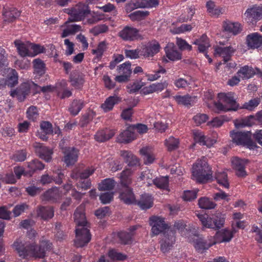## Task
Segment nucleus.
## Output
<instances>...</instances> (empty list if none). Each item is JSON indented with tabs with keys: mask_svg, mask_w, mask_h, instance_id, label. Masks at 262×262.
Wrapping results in <instances>:
<instances>
[{
	"mask_svg": "<svg viewBox=\"0 0 262 262\" xmlns=\"http://www.w3.org/2000/svg\"><path fill=\"white\" fill-rule=\"evenodd\" d=\"M13 246L19 256L23 258L28 256L43 258L46 256V252L51 249V244L48 241H42L38 246L34 244L25 246L21 242L16 241L14 243Z\"/></svg>",
	"mask_w": 262,
	"mask_h": 262,
	"instance_id": "1",
	"label": "nucleus"
},
{
	"mask_svg": "<svg viewBox=\"0 0 262 262\" xmlns=\"http://www.w3.org/2000/svg\"><path fill=\"white\" fill-rule=\"evenodd\" d=\"M212 172L208 165L206 158L197 160L192 168V176L198 182L204 183L212 178Z\"/></svg>",
	"mask_w": 262,
	"mask_h": 262,
	"instance_id": "2",
	"label": "nucleus"
},
{
	"mask_svg": "<svg viewBox=\"0 0 262 262\" xmlns=\"http://www.w3.org/2000/svg\"><path fill=\"white\" fill-rule=\"evenodd\" d=\"M219 101L214 102L216 108L220 111L228 112L236 111L238 104L236 102L232 94L220 93L218 94Z\"/></svg>",
	"mask_w": 262,
	"mask_h": 262,
	"instance_id": "3",
	"label": "nucleus"
},
{
	"mask_svg": "<svg viewBox=\"0 0 262 262\" xmlns=\"http://www.w3.org/2000/svg\"><path fill=\"white\" fill-rule=\"evenodd\" d=\"M196 216L202 223L203 227L212 228L214 229H219L223 227L225 220L222 216V214L220 212L212 214L211 216H208L205 214H196Z\"/></svg>",
	"mask_w": 262,
	"mask_h": 262,
	"instance_id": "4",
	"label": "nucleus"
},
{
	"mask_svg": "<svg viewBox=\"0 0 262 262\" xmlns=\"http://www.w3.org/2000/svg\"><path fill=\"white\" fill-rule=\"evenodd\" d=\"M87 5L83 3H79L73 7L71 9L68 10V13L70 15L68 20L66 22H73L80 21L83 19L90 13Z\"/></svg>",
	"mask_w": 262,
	"mask_h": 262,
	"instance_id": "5",
	"label": "nucleus"
},
{
	"mask_svg": "<svg viewBox=\"0 0 262 262\" xmlns=\"http://www.w3.org/2000/svg\"><path fill=\"white\" fill-rule=\"evenodd\" d=\"M88 227L77 228L75 230L76 238L75 246L77 248H82L88 245L91 239V234Z\"/></svg>",
	"mask_w": 262,
	"mask_h": 262,
	"instance_id": "6",
	"label": "nucleus"
},
{
	"mask_svg": "<svg viewBox=\"0 0 262 262\" xmlns=\"http://www.w3.org/2000/svg\"><path fill=\"white\" fill-rule=\"evenodd\" d=\"M230 137L233 143L237 145L251 146V133L250 132H238L232 130L230 132Z\"/></svg>",
	"mask_w": 262,
	"mask_h": 262,
	"instance_id": "7",
	"label": "nucleus"
},
{
	"mask_svg": "<svg viewBox=\"0 0 262 262\" xmlns=\"http://www.w3.org/2000/svg\"><path fill=\"white\" fill-rule=\"evenodd\" d=\"M236 49L232 46L222 47H216L214 48V55L216 57H221L223 59L220 61L219 66L222 64H226L227 62L230 60L232 56L235 52Z\"/></svg>",
	"mask_w": 262,
	"mask_h": 262,
	"instance_id": "8",
	"label": "nucleus"
},
{
	"mask_svg": "<svg viewBox=\"0 0 262 262\" xmlns=\"http://www.w3.org/2000/svg\"><path fill=\"white\" fill-rule=\"evenodd\" d=\"M175 239V231L172 229H168L163 234V236L160 242L161 251L163 253H166L171 249Z\"/></svg>",
	"mask_w": 262,
	"mask_h": 262,
	"instance_id": "9",
	"label": "nucleus"
},
{
	"mask_svg": "<svg viewBox=\"0 0 262 262\" xmlns=\"http://www.w3.org/2000/svg\"><path fill=\"white\" fill-rule=\"evenodd\" d=\"M150 225L151 226V232L155 235H159L167 231L168 228V225L165 223L163 218L153 216L150 217Z\"/></svg>",
	"mask_w": 262,
	"mask_h": 262,
	"instance_id": "10",
	"label": "nucleus"
},
{
	"mask_svg": "<svg viewBox=\"0 0 262 262\" xmlns=\"http://www.w3.org/2000/svg\"><path fill=\"white\" fill-rule=\"evenodd\" d=\"M32 86H37V85L33 82H24L21 84L17 90L11 92L10 95L12 97L16 96L19 101H23L30 93V89Z\"/></svg>",
	"mask_w": 262,
	"mask_h": 262,
	"instance_id": "11",
	"label": "nucleus"
},
{
	"mask_svg": "<svg viewBox=\"0 0 262 262\" xmlns=\"http://www.w3.org/2000/svg\"><path fill=\"white\" fill-rule=\"evenodd\" d=\"M119 36L124 40L134 41L142 38L139 30L135 28L125 26L120 32Z\"/></svg>",
	"mask_w": 262,
	"mask_h": 262,
	"instance_id": "12",
	"label": "nucleus"
},
{
	"mask_svg": "<svg viewBox=\"0 0 262 262\" xmlns=\"http://www.w3.org/2000/svg\"><path fill=\"white\" fill-rule=\"evenodd\" d=\"M244 15L248 23H256L262 18V7L255 5L248 8Z\"/></svg>",
	"mask_w": 262,
	"mask_h": 262,
	"instance_id": "13",
	"label": "nucleus"
},
{
	"mask_svg": "<svg viewBox=\"0 0 262 262\" xmlns=\"http://www.w3.org/2000/svg\"><path fill=\"white\" fill-rule=\"evenodd\" d=\"M1 74L6 77L5 80L8 87L13 88L18 84V75L15 69L11 68H5L2 71Z\"/></svg>",
	"mask_w": 262,
	"mask_h": 262,
	"instance_id": "14",
	"label": "nucleus"
},
{
	"mask_svg": "<svg viewBox=\"0 0 262 262\" xmlns=\"http://www.w3.org/2000/svg\"><path fill=\"white\" fill-rule=\"evenodd\" d=\"M36 154L38 156L47 162H50L52 160L53 150L48 147L43 146L40 143H35L33 145Z\"/></svg>",
	"mask_w": 262,
	"mask_h": 262,
	"instance_id": "15",
	"label": "nucleus"
},
{
	"mask_svg": "<svg viewBox=\"0 0 262 262\" xmlns=\"http://www.w3.org/2000/svg\"><path fill=\"white\" fill-rule=\"evenodd\" d=\"M78 150L74 147H66L62 148L64 154V162L67 166L72 165L77 161Z\"/></svg>",
	"mask_w": 262,
	"mask_h": 262,
	"instance_id": "16",
	"label": "nucleus"
},
{
	"mask_svg": "<svg viewBox=\"0 0 262 262\" xmlns=\"http://www.w3.org/2000/svg\"><path fill=\"white\" fill-rule=\"evenodd\" d=\"M84 211V205L81 204L76 209L74 213V222L78 228L82 227H89L86 221Z\"/></svg>",
	"mask_w": 262,
	"mask_h": 262,
	"instance_id": "17",
	"label": "nucleus"
},
{
	"mask_svg": "<svg viewBox=\"0 0 262 262\" xmlns=\"http://www.w3.org/2000/svg\"><path fill=\"white\" fill-rule=\"evenodd\" d=\"M70 81L75 89L81 90L85 82L84 75L78 71H73L70 74Z\"/></svg>",
	"mask_w": 262,
	"mask_h": 262,
	"instance_id": "18",
	"label": "nucleus"
},
{
	"mask_svg": "<svg viewBox=\"0 0 262 262\" xmlns=\"http://www.w3.org/2000/svg\"><path fill=\"white\" fill-rule=\"evenodd\" d=\"M248 162V160L241 159L237 157H233L232 159V167L236 170V174L238 177H243L246 175L245 167Z\"/></svg>",
	"mask_w": 262,
	"mask_h": 262,
	"instance_id": "19",
	"label": "nucleus"
},
{
	"mask_svg": "<svg viewBox=\"0 0 262 262\" xmlns=\"http://www.w3.org/2000/svg\"><path fill=\"white\" fill-rule=\"evenodd\" d=\"M164 50L166 57L169 60L175 61L181 59L182 54L177 50L174 43L168 42Z\"/></svg>",
	"mask_w": 262,
	"mask_h": 262,
	"instance_id": "20",
	"label": "nucleus"
},
{
	"mask_svg": "<svg viewBox=\"0 0 262 262\" xmlns=\"http://www.w3.org/2000/svg\"><path fill=\"white\" fill-rule=\"evenodd\" d=\"M130 68V67H119L117 69L119 75L116 76L115 81L119 83L128 81L132 73V70Z\"/></svg>",
	"mask_w": 262,
	"mask_h": 262,
	"instance_id": "21",
	"label": "nucleus"
},
{
	"mask_svg": "<svg viewBox=\"0 0 262 262\" xmlns=\"http://www.w3.org/2000/svg\"><path fill=\"white\" fill-rule=\"evenodd\" d=\"M119 198L126 204H136L135 195L129 187L123 188L120 193Z\"/></svg>",
	"mask_w": 262,
	"mask_h": 262,
	"instance_id": "22",
	"label": "nucleus"
},
{
	"mask_svg": "<svg viewBox=\"0 0 262 262\" xmlns=\"http://www.w3.org/2000/svg\"><path fill=\"white\" fill-rule=\"evenodd\" d=\"M4 21L11 23L15 20L20 15V12L15 8L6 6L3 8Z\"/></svg>",
	"mask_w": 262,
	"mask_h": 262,
	"instance_id": "23",
	"label": "nucleus"
},
{
	"mask_svg": "<svg viewBox=\"0 0 262 262\" xmlns=\"http://www.w3.org/2000/svg\"><path fill=\"white\" fill-rule=\"evenodd\" d=\"M159 50L160 45L158 43H150L140 50V55L149 58L158 53Z\"/></svg>",
	"mask_w": 262,
	"mask_h": 262,
	"instance_id": "24",
	"label": "nucleus"
},
{
	"mask_svg": "<svg viewBox=\"0 0 262 262\" xmlns=\"http://www.w3.org/2000/svg\"><path fill=\"white\" fill-rule=\"evenodd\" d=\"M261 74L259 70L252 67H242L237 72L238 77L243 79H248L252 77L256 74Z\"/></svg>",
	"mask_w": 262,
	"mask_h": 262,
	"instance_id": "25",
	"label": "nucleus"
},
{
	"mask_svg": "<svg viewBox=\"0 0 262 262\" xmlns=\"http://www.w3.org/2000/svg\"><path fill=\"white\" fill-rule=\"evenodd\" d=\"M38 216L43 220H48L54 216V210L52 206H38L36 210Z\"/></svg>",
	"mask_w": 262,
	"mask_h": 262,
	"instance_id": "26",
	"label": "nucleus"
},
{
	"mask_svg": "<svg viewBox=\"0 0 262 262\" xmlns=\"http://www.w3.org/2000/svg\"><path fill=\"white\" fill-rule=\"evenodd\" d=\"M247 42L251 48H262V35L257 33L249 34L247 37Z\"/></svg>",
	"mask_w": 262,
	"mask_h": 262,
	"instance_id": "27",
	"label": "nucleus"
},
{
	"mask_svg": "<svg viewBox=\"0 0 262 262\" xmlns=\"http://www.w3.org/2000/svg\"><path fill=\"white\" fill-rule=\"evenodd\" d=\"M45 165L38 159H34L28 163V170H26L25 174L27 177H31L37 170H42Z\"/></svg>",
	"mask_w": 262,
	"mask_h": 262,
	"instance_id": "28",
	"label": "nucleus"
},
{
	"mask_svg": "<svg viewBox=\"0 0 262 262\" xmlns=\"http://www.w3.org/2000/svg\"><path fill=\"white\" fill-rule=\"evenodd\" d=\"M232 237L233 233L228 230L224 229L218 231L214 236L215 241L213 244L217 243L228 242Z\"/></svg>",
	"mask_w": 262,
	"mask_h": 262,
	"instance_id": "29",
	"label": "nucleus"
},
{
	"mask_svg": "<svg viewBox=\"0 0 262 262\" xmlns=\"http://www.w3.org/2000/svg\"><path fill=\"white\" fill-rule=\"evenodd\" d=\"M132 126L124 130L118 136L117 140L120 143H129L135 138L134 133L132 131Z\"/></svg>",
	"mask_w": 262,
	"mask_h": 262,
	"instance_id": "30",
	"label": "nucleus"
},
{
	"mask_svg": "<svg viewBox=\"0 0 262 262\" xmlns=\"http://www.w3.org/2000/svg\"><path fill=\"white\" fill-rule=\"evenodd\" d=\"M18 54L22 57L30 56V42L25 43L19 40L14 41Z\"/></svg>",
	"mask_w": 262,
	"mask_h": 262,
	"instance_id": "31",
	"label": "nucleus"
},
{
	"mask_svg": "<svg viewBox=\"0 0 262 262\" xmlns=\"http://www.w3.org/2000/svg\"><path fill=\"white\" fill-rule=\"evenodd\" d=\"M168 84L166 81L160 83H153L142 89L143 93L145 95L161 91L167 87Z\"/></svg>",
	"mask_w": 262,
	"mask_h": 262,
	"instance_id": "32",
	"label": "nucleus"
},
{
	"mask_svg": "<svg viewBox=\"0 0 262 262\" xmlns=\"http://www.w3.org/2000/svg\"><path fill=\"white\" fill-rule=\"evenodd\" d=\"M60 198V194L57 189H50L46 191L42 195V201L56 202Z\"/></svg>",
	"mask_w": 262,
	"mask_h": 262,
	"instance_id": "33",
	"label": "nucleus"
},
{
	"mask_svg": "<svg viewBox=\"0 0 262 262\" xmlns=\"http://www.w3.org/2000/svg\"><path fill=\"white\" fill-rule=\"evenodd\" d=\"M115 135V132L113 130L105 129L98 131L95 135V139L99 142H105Z\"/></svg>",
	"mask_w": 262,
	"mask_h": 262,
	"instance_id": "34",
	"label": "nucleus"
},
{
	"mask_svg": "<svg viewBox=\"0 0 262 262\" xmlns=\"http://www.w3.org/2000/svg\"><path fill=\"white\" fill-rule=\"evenodd\" d=\"M136 203L142 209H147L152 207L153 202L150 195L144 194L141 195L140 200Z\"/></svg>",
	"mask_w": 262,
	"mask_h": 262,
	"instance_id": "35",
	"label": "nucleus"
},
{
	"mask_svg": "<svg viewBox=\"0 0 262 262\" xmlns=\"http://www.w3.org/2000/svg\"><path fill=\"white\" fill-rule=\"evenodd\" d=\"M120 101L119 97L116 96H110L102 104L101 108L105 112H108L113 109L114 105L118 103Z\"/></svg>",
	"mask_w": 262,
	"mask_h": 262,
	"instance_id": "36",
	"label": "nucleus"
},
{
	"mask_svg": "<svg viewBox=\"0 0 262 262\" xmlns=\"http://www.w3.org/2000/svg\"><path fill=\"white\" fill-rule=\"evenodd\" d=\"M223 28L225 31L236 35L241 31V25L238 23L225 22Z\"/></svg>",
	"mask_w": 262,
	"mask_h": 262,
	"instance_id": "37",
	"label": "nucleus"
},
{
	"mask_svg": "<svg viewBox=\"0 0 262 262\" xmlns=\"http://www.w3.org/2000/svg\"><path fill=\"white\" fill-rule=\"evenodd\" d=\"M131 174L132 171L129 169H126L121 173L120 183L123 188L129 187L132 183Z\"/></svg>",
	"mask_w": 262,
	"mask_h": 262,
	"instance_id": "38",
	"label": "nucleus"
},
{
	"mask_svg": "<svg viewBox=\"0 0 262 262\" xmlns=\"http://www.w3.org/2000/svg\"><path fill=\"white\" fill-rule=\"evenodd\" d=\"M84 105V101L82 100L74 99L71 103L69 110L74 116L77 115Z\"/></svg>",
	"mask_w": 262,
	"mask_h": 262,
	"instance_id": "39",
	"label": "nucleus"
},
{
	"mask_svg": "<svg viewBox=\"0 0 262 262\" xmlns=\"http://www.w3.org/2000/svg\"><path fill=\"white\" fill-rule=\"evenodd\" d=\"M217 183L222 187L228 188L229 183L228 181L227 174L225 172H217L215 175Z\"/></svg>",
	"mask_w": 262,
	"mask_h": 262,
	"instance_id": "40",
	"label": "nucleus"
},
{
	"mask_svg": "<svg viewBox=\"0 0 262 262\" xmlns=\"http://www.w3.org/2000/svg\"><path fill=\"white\" fill-rule=\"evenodd\" d=\"M115 181L112 179H106L99 185V189L101 191L112 190L115 186Z\"/></svg>",
	"mask_w": 262,
	"mask_h": 262,
	"instance_id": "41",
	"label": "nucleus"
},
{
	"mask_svg": "<svg viewBox=\"0 0 262 262\" xmlns=\"http://www.w3.org/2000/svg\"><path fill=\"white\" fill-rule=\"evenodd\" d=\"M152 183L158 188L166 189L168 186V177H161L153 180Z\"/></svg>",
	"mask_w": 262,
	"mask_h": 262,
	"instance_id": "42",
	"label": "nucleus"
},
{
	"mask_svg": "<svg viewBox=\"0 0 262 262\" xmlns=\"http://www.w3.org/2000/svg\"><path fill=\"white\" fill-rule=\"evenodd\" d=\"M198 204L200 208L205 209H213L216 206L215 203L206 197L201 198L199 200Z\"/></svg>",
	"mask_w": 262,
	"mask_h": 262,
	"instance_id": "43",
	"label": "nucleus"
},
{
	"mask_svg": "<svg viewBox=\"0 0 262 262\" xmlns=\"http://www.w3.org/2000/svg\"><path fill=\"white\" fill-rule=\"evenodd\" d=\"M165 144L168 151H172L177 149L179 147V141L173 137H170L165 141Z\"/></svg>",
	"mask_w": 262,
	"mask_h": 262,
	"instance_id": "44",
	"label": "nucleus"
},
{
	"mask_svg": "<svg viewBox=\"0 0 262 262\" xmlns=\"http://www.w3.org/2000/svg\"><path fill=\"white\" fill-rule=\"evenodd\" d=\"M153 178L154 176L151 170L147 169L141 172L139 179L143 181L144 183H147L148 185H150L152 184Z\"/></svg>",
	"mask_w": 262,
	"mask_h": 262,
	"instance_id": "45",
	"label": "nucleus"
},
{
	"mask_svg": "<svg viewBox=\"0 0 262 262\" xmlns=\"http://www.w3.org/2000/svg\"><path fill=\"white\" fill-rule=\"evenodd\" d=\"M194 139L196 142L199 143L202 145H206L207 147H210L215 143V140H211V143H208V139L200 133H195L194 134Z\"/></svg>",
	"mask_w": 262,
	"mask_h": 262,
	"instance_id": "46",
	"label": "nucleus"
},
{
	"mask_svg": "<svg viewBox=\"0 0 262 262\" xmlns=\"http://www.w3.org/2000/svg\"><path fill=\"white\" fill-rule=\"evenodd\" d=\"M149 15L147 11H136L129 14V17L133 21L141 20Z\"/></svg>",
	"mask_w": 262,
	"mask_h": 262,
	"instance_id": "47",
	"label": "nucleus"
},
{
	"mask_svg": "<svg viewBox=\"0 0 262 262\" xmlns=\"http://www.w3.org/2000/svg\"><path fill=\"white\" fill-rule=\"evenodd\" d=\"M174 98L178 104L185 106L191 105V102L192 101V98L188 95L176 96Z\"/></svg>",
	"mask_w": 262,
	"mask_h": 262,
	"instance_id": "48",
	"label": "nucleus"
},
{
	"mask_svg": "<svg viewBox=\"0 0 262 262\" xmlns=\"http://www.w3.org/2000/svg\"><path fill=\"white\" fill-rule=\"evenodd\" d=\"M132 236V234L125 231H121L118 233V237L121 243L124 245L130 243Z\"/></svg>",
	"mask_w": 262,
	"mask_h": 262,
	"instance_id": "49",
	"label": "nucleus"
},
{
	"mask_svg": "<svg viewBox=\"0 0 262 262\" xmlns=\"http://www.w3.org/2000/svg\"><path fill=\"white\" fill-rule=\"evenodd\" d=\"M30 48L31 57H34L38 54L43 53L45 51V48L43 46L32 43H30Z\"/></svg>",
	"mask_w": 262,
	"mask_h": 262,
	"instance_id": "50",
	"label": "nucleus"
},
{
	"mask_svg": "<svg viewBox=\"0 0 262 262\" xmlns=\"http://www.w3.org/2000/svg\"><path fill=\"white\" fill-rule=\"evenodd\" d=\"M105 43L104 41H102L98 45L96 49H93L92 50V53L96 54V58L94 59V62H97L96 61L99 60V59L102 56L103 53L105 49Z\"/></svg>",
	"mask_w": 262,
	"mask_h": 262,
	"instance_id": "51",
	"label": "nucleus"
},
{
	"mask_svg": "<svg viewBox=\"0 0 262 262\" xmlns=\"http://www.w3.org/2000/svg\"><path fill=\"white\" fill-rule=\"evenodd\" d=\"M27 153L26 150H20L15 152L12 159L16 162H23L27 159Z\"/></svg>",
	"mask_w": 262,
	"mask_h": 262,
	"instance_id": "52",
	"label": "nucleus"
},
{
	"mask_svg": "<svg viewBox=\"0 0 262 262\" xmlns=\"http://www.w3.org/2000/svg\"><path fill=\"white\" fill-rule=\"evenodd\" d=\"M212 245H213V243L212 244H208L205 242L203 239L200 238L197 239L195 242L194 247L197 250L199 251H202L204 250L208 249Z\"/></svg>",
	"mask_w": 262,
	"mask_h": 262,
	"instance_id": "53",
	"label": "nucleus"
},
{
	"mask_svg": "<svg viewBox=\"0 0 262 262\" xmlns=\"http://www.w3.org/2000/svg\"><path fill=\"white\" fill-rule=\"evenodd\" d=\"M40 129L46 135L53 133L52 124L49 121H41L40 124Z\"/></svg>",
	"mask_w": 262,
	"mask_h": 262,
	"instance_id": "54",
	"label": "nucleus"
},
{
	"mask_svg": "<svg viewBox=\"0 0 262 262\" xmlns=\"http://www.w3.org/2000/svg\"><path fill=\"white\" fill-rule=\"evenodd\" d=\"M259 98H254L250 100L248 102L245 103L242 108L252 111L259 104Z\"/></svg>",
	"mask_w": 262,
	"mask_h": 262,
	"instance_id": "55",
	"label": "nucleus"
},
{
	"mask_svg": "<svg viewBox=\"0 0 262 262\" xmlns=\"http://www.w3.org/2000/svg\"><path fill=\"white\" fill-rule=\"evenodd\" d=\"M108 254V256L113 260H123L126 258V255L114 250H110Z\"/></svg>",
	"mask_w": 262,
	"mask_h": 262,
	"instance_id": "56",
	"label": "nucleus"
},
{
	"mask_svg": "<svg viewBox=\"0 0 262 262\" xmlns=\"http://www.w3.org/2000/svg\"><path fill=\"white\" fill-rule=\"evenodd\" d=\"M27 114L29 120L35 121L38 116L37 107L34 106H30L27 110Z\"/></svg>",
	"mask_w": 262,
	"mask_h": 262,
	"instance_id": "57",
	"label": "nucleus"
},
{
	"mask_svg": "<svg viewBox=\"0 0 262 262\" xmlns=\"http://www.w3.org/2000/svg\"><path fill=\"white\" fill-rule=\"evenodd\" d=\"M28 206L25 203L17 205L16 206H15L12 211L14 216L15 217L18 216L23 212H24L25 210L28 208Z\"/></svg>",
	"mask_w": 262,
	"mask_h": 262,
	"instance_id": "58",
	"label": "nucleus"
},
{
	"mask_svg": "<svg viewBox=\"0 0 262 262\" xmlns=\"http://www.w3.org/2000/svg\"><path fill=\"white\" fill-rule=\"evenodd\" d=\"M198 191V189L185 191L183 198L185 200L191 201L196 198Z\"/></svg>",
	"mask_w": 262,
	"mask_h": 262,
	"instance_id": "59",
	"label": "nucleus"
},
{
	"mask_svg": "<svg viewBox=\"0 0 262 262\" xmlns=\"http://www.w3.org/2000/svg\"><path fill=\"white\" fill-rule=\"evenodd\" d=\"M177 45L181 50H188L189 51L192 49V47L189 45L185 40L177 38Z\"/></svg>",
	"mask_w": 262,
	"mask_h": 262,
	"instance_id": "60",
	"label": "nucleus"
},
{
	"mask_svg": "<svg viewBox=\"0 0 262 262\" xmlns=\"http://www.w3.org/2000/svg\"><path fill=\"white\" fill-rule=\"evenodd\" d=\"M114 195L113 192H107L102 193L100 195V200L103 204L109 203L113 199Z\"/></svg>",
	"mask_w": 262,
	"mask_h": 262,
	"instance_id": "61",
	"label": "nucleus"
},
{
	"mask_svg": "<svg viewBox=\"0 0 262 262\" xmlns=\"http://www.w3.org/2000/svg\"><path fill=\"white\" fill-rule=\"evenodd\" d=\"M109 211L108 207H104L96 210L95 214L98 218L102 219L107 215H109Z\"/></svg>",
	"mask_w": 262,
	"mask_h": 262,
	"instance_id": "62",
	"label": "nucleus"
},
{
	"mask_svg": "<svg viewBox=\"0 0 262 262\" xmlns=\"http://www.w3.org/2000/svg\"><path fill=\"white\" fill-rule=\"evenodd\" d=\"M193 120L197 125L205 122L208 119V116L205 114H198L193 117Z\"/></svg>",
	"mask_w": 262,
	"mask_h": 262,
	"instance_id": "63",
	"label": "nucleus"
},
{
	"mask_svg": "<svg viewBox=\"0 0 262 262\" xmlns=\"http://www.w3.org/2000/svg\"><path fill=\"white\" fill-rule=\"evenodd\" d=\"M54 173L57 174V177L54 181L58 184H60L62 183V180L64 178V173L60 168H58L53 170Z\"/></svg>",
	"mask_w": 262,
	"mask_h": 262,
	"instance_id": "64",
	"label": "nucleus"
}]
</instances>
